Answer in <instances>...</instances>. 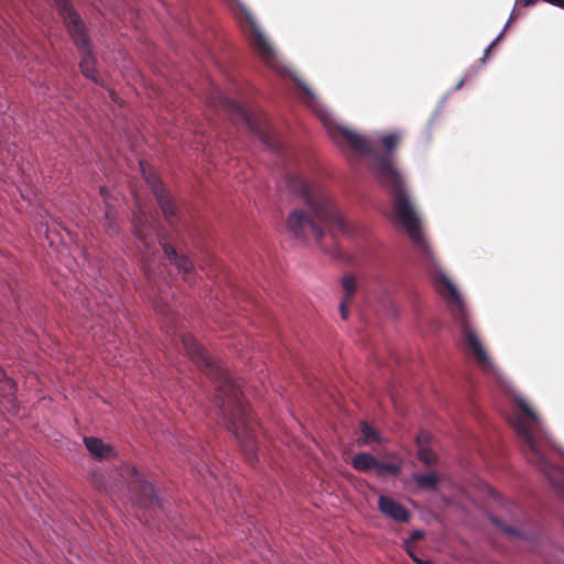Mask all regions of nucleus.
<instances>
[{"mask_svg": "<svg viewBox=\"0 0 564 564\" xmlns=\"http://www.w3.org/2000/svg\"><path fill=\"white\" fill-rule=\"evenodd\" d=\"M516 408L509 417L527 460L534 465L554 488L564 502V451L557 448L541 419L519 394L514 395Z\"/></svg>", "mask_w": 564, "mask_h": 564, "instance_id": "obj_3", "label": "nucleus"}, {"mask_svg": "<svg viewBox=\"0 0 564 564\" xmlns=\"http://www.w3.org/2000/svg\"><path fill=\"white\" fill-rule=\"evenodd\" d=\"M545 1L555 7L564 9V0H545Z\"/></svg>", "mask_w": 564, "mask_h": 564, "instance_id": "obj_23", "label": "nucleus"}, {"mask_svg": "<svg viewBox=\"0 0 564 564\" xmlns=\"http://www.w3.org/2000/svg\"><path fill=\"white\" fill-rule=\"evenodd\" d=\"M207 100L213 107L227 111L235 122H241L246 126L268 150L272 152L282 150V142L272 132L267 118L263 116L250 111L218 88L210 94Z\"/></svg>", "mask_w": 564, "mask_h": 564, "instance_id": "obj_4", "label": "nucleus"}, {"mask_svg": "<svg viewBox=\"0 0 564 564\" xmlns=\"http://www.w3.org/2000/svg\"><path fill=\"white\" fill-rule=\"evenodd\" d=\"M350 301H347V300H341L340 304H339V312H340V316L343 319H347L348 318V304H349Z\"/></svg>", "mask_w": 564, "mask_h": 564, "instance_id": "obj_20", "label": "nucleus"}, {"mask_svg": "<svg viewBox=\"0 0 564 564\" xmlns=\"http://www.w3.org/2000/svg\"><path fill=\"white\" fill-rule=\"evenodd\" d=\"M283 185L301 195L308 208V212L294 209L288 216L286 229L293 238L319 242L326 230L333 237L337 234L352 237L356 234L355 227L340 216L333 197L322 186L311 185L297 174L286 175Z\"/></svg>", "mask_w": 564, "mask_h": 564, "instance_id": "obj_2", "label": "nucleus"}, {"mask_svg": "<svg viewBox=\"0 0 564 564\" xmlns=\"http://www.w3.org/2000/svg\"><path fill=\"white\" fill-rule=\"evenodd\" d=\"M341 286L345 292L343 300L350 301L357 290V280L354 275L347 274L341 278Z\"/></svg>", "mask_w": 564, "mask_h": 564, "instance_id": "obj_15", "label": "nucleus"}, {"mask_svg": "<svg viewBox=\"0 0 564 564\" xmlns=\"http://www.w3.org/2000/svg\"><path fill=\"white\" fill-rule=\"evenodd\" d=\"M187 355L198 366L209 370L219 381L216 393V409L221 423L236 436L250 463L257 460V441L251 413L242 400L241 380L221 364L215 361L199 343L189 334L182 337Z\"/></svg>", "mask_w": 564, "mask_h": 564, "instance_id": "obj_1", "label": "nucleus"}, {"mask_svg": "<svg viewBox=\"0 0 564 564\" xmlns=\"http://www.w3.org/2000/svg\"><path fill=\"white\" fill-rule=\"evenodd\" d=\"M144 273L149 280L153 279V273L151 272L150 265L144 268Z\"/></svg>", "mask_w": 564, "mask_h": 564, "instance_id": "obj_26", "label": "nucleus"}, {"mask_svg": "<svg viewBox=\"0 0 564 564\" xmlns=\"http://www.w3.org/2000/svg\"><path fill=\"white\" fill-rule=\"evenodd\" d=\"M377 473L379 475H398L401 470L400 466L394 463H383L378 462V465L376 466Z\"/></svg>", "mask_w": 564, "mask_h": 564, "instance_id": "obj_16", "label": "nucleus"}, {"mask_svg": "<svg viewBox=\"0 0 564 564\" xmlns=\"http://www.w3.org/2000/svg\"><path fill=\"white\" fill-rule=\"evenodd\" d=\"M384 440L381 434L369 423L362 421L360 423V436L358 438L359 446H366L373 443H382Z\"/></svg>", "mask_w": 564, "mask_h": 564, "instance_id": "obj_11", "label": "nucleus"}, {"mask_svg": "<svg viewBox=\"0 0 564 564\" xmlns=\"http://www.w3.org/2000/svg\"><path fill=\"white\" fill-rule=\"evenodd\" d=\"M468 78V75H465L458 83L457 85L455 86L454 90H458L463 87V85L466 83Z\"/></svg>", "mask_w": 564, "mask_h": 564, "instance_id": "obj_24", "label": "nucleus"}, {"mask_svg": "<svg viewBox=\"0 0 564 564\" xmlns=\"http://www.w3.org/2000/svg\"><path fill=\"white\" fill-rule=\"evenodd\" d=\"M351 465L358 471H368L376 468L378 460L371 454L361 452L354 456Z\"/></svg>", "mask_w": 564, "mask_h": 564, "instance_id": "obj_13", "label": "nucleus"}, {"mask_svg": "<svg viewBox=\"0 0 564 564\" xmlns=\"http://www.w3.org/2000/svg\"><path fill=\"white\" fill-rule=\"evenodd\" d=\"M105 216H106V219H107V221H108V224H109V227L115 228V224H113V221L111 220L110 215H109V213H108V212L106 213V215H105Z\"/></svg>", "mask_w": 564, "mask_h": 564, "instance_id": "obj_28", "label": "nucleus"}, {"mask_svg": "<svg viewBox=\"0 0 564 564\" xmlns=\"http://www.w3.org/2000/svg\"><path fill=\"white\" fill-rule=\"evenodd\" d=\"M162 249L166 258L170 260L171 264H173L176 268L178 274H181L185 281L192 282V261L184 256H178L171 245L165 243L162 247Z\"/></svg>", "mask_w": 564, "mask_h": 564, "instance_id": "obj_9", "label": "nucleus"}, {"mask_svg": "<svg viewBox=\"0 0 564 564\" xmlns=\"http://www.w3.org/2000/svg\"><path fill=\"white\" fill-rule=\"evenodd\" d=\"M503 530L510 538L524 539V534L513 527H503Z\"/></svg>", "mask_w": 564, "mask_h": 564, "instance_id": "obj_19", "label": "nucleus"}, {"mask_svg": "<svg viewBox=\"0 0 564 564\" xmlns=\"http://www.w3.org/2000/svg\"><path fill=\"white\" fill-rule=\"evenodd\" d=\"M412 478L419 488L426 489V490L435 489V487L438 482V478H437L436 474H434V473H427V474L415 473L412 475Z\"/></svg>", "mask_w": 564, "mask_h": 564, "instance_id": "obj_14", "label": "nucleus"}, {"mask_svg": "<svg viewBox=\"0 0 564 564\" xmlns=\"http://www.w3.org/2000/svg\"><path fill=\"white\" fill-rule=\"evenodd\" d=\"M523 6H533L538 0H520Z\"/></svg>", "mask_w": 564, "mask_h": 564, "instance_id": "obj_27", "label": "nucleus"}, {"mask_svg": "<svg viewBox=\"0 0 564 564\" xmlns=\"http://www.w3.org/2000/svg\"><path fill=\"white\" fill-rule=\"evenodd\" d=\"M56 9L64 20V23L67 26L68 33L72 36L74 43L77 47L83 51V57L79 63L80 69L83 74L87 77L97 82L96 79V69H95V58L89 51V41L86 33L85 24L80 20L77 12L73 9L68 0H53Z\"/></svg>", "mask_w": 564, "mask_h": 564, "instance_id": "obj_5", "label": "nucleus"}, {"mask_svg": "<svg viewBox=\"0 0 564 564\" xmlns=\"http://www.w3.org/2000/svg\"><path fill=\"white\" fill-rule=\"evenodd\" d=\"M408 553L410 557L416 563V564H429L427 561L419 558L411 550H408Z\"/></svg>", "mask_w": 564, "mask_h": 564, "instance_id": "obj_22", "label": "nucleus"}, {"mask_svg": "<svg viewBox=\"0 0 564 564\" xmlns=\"http://www.w3.org/2000/svg\"><path fill=\"white\" fill-rule=\"evenodd\" d=\"M423 536V533L419 530H414L411 534L412 540L421 539Z\"/></svg>", "mask_w": 564, "mask_h": 564, "instance_id": "obj_25", "label": "nucleus"}, {"mask_svg": "<svg viewBox=\"0 0 564 564\" xmlns=\"http://www.w3.org/2000/svg\"><path fill=\"white\" fill-rule=\"evenodd\" d=\"M140 167L142 169V172L144 174L145 181L149 184V186L151 187V189L153 192V195L155 196V198L158 200V204L160 205L164 216L169 220L174 219L176 217L175 205L171 200V198H170L167 192L165 191L161 180L154 173L147 174L144 169H143L142 162H140Z\"/></svg>", "mask_w": 564, "mask_h": 564, "instance_id": "obj_6", "label": "nucleus"}, {"mask_svg": "<svg viewBox=\"0 0 564 564\" xmlns=\"http://www.w3.org/2000/svg\"><path fill=\"white\" fill-rule=\"evenodd\" d=\"M419 458L426 465H432L436 462L435 454L431 449L424 447L420 448Z\"/></svg>", "mask_w": 564, "mask_h": 564, "instance_id": "obj_18", "label": "nucleus"}, {"mask_svg": "<svg viewBox=\"0 0 564 564\" xmlns=\"http://www.w3.org/2000/svg\"><path fill=\"white\" fill-rule=\"evenodd\" d=\"M512 18H513V11L511 12V14H510V17H509V20H508V22L506 23V25H505V28L502 29V31H501V32L496 36V39H494V40H492V42H491V43H490V44L485 48V51H484V57L481 58V65H484V64L486 63V58H487V56H488L489 51L491 50V47H492L494 45H496V43H498V42L502 39V36H503V34H505V31H506V29L508 28L509 22H510V20H511Z\"/></svg>", "mask_w": 564, "mask_h": 564, "instance_id": "obj_17", "label": "nucleus"}, {"mask_svg": "<svg viewBox=\"0 0 564 564\" xmlns=\"http://www.w3.org/2000/svg\"><path fill=\"white\" fill-rule=\"evenodd\" d=\"M162 305H167V302H166L165 296H164V295H162V294H160V299H159V302L155 304V308H156L160 313L164 314V311H163Z\"/></svg>", "mask_w": 564, "mask_h": 564, "instance_id": "obj_21", "label": "nucleus"}, {"mask_svg": "<svg viewBox=\"0 0 564 564\" xmlns=\"http://www.w3.org/2000/svg\"><path fill=\"white\" fill-rule=\"evenodd\" d=\"M492 521H494L495 523H497V524H500V521H499V520H497L496 518H492Z\"/></svg>", "mask_w": 564, "mask_h": 564, "instance_id": "obj_30", "label": "nucleus"}, {"mask_svg": "<svg viewBox=\"0 0 564 564\" xmlns=\"http://www.w3.org/2000/svg\"><path fill=\"white\" fill-rule=\"evenodd\" d=\"M100 194L102 195L104 199L106 200V188L100 187Z\"/></svg>", "mask_w": 564, "mask_h": 564, "instance_id": "obj_29", "label": "nucleus"}, {"mask_svg": "<svg viewBox=\"0 0 564 564\" xmlns=\"http://www.w3.org/2000/svg\"><path fill=\"white\" fill-rule=\"evenodd\" d=\"M131 490L137 491L141 499L150 505H159V498L154 492L153 486L147 481L139 470L133 467H127Z\"/></svg>", "mask_w": 564, "mask_h": 564, "instance_id": "obj_7", "label": "nucleus"}, {"mask_svg": "<svg viewBox=\"0 0 564 564\" xmlns=\"http://www.w3.org/2000/svg\"><path fill=\"white\" fill-rule=\"evenodd\" d=\"M378 507L384 516L397 522H408L410 519V513L406 508L390 497L380 496Z\"/></svg>", "mask_w": 564, "mask_h": 564, "instance_id": "obj_8", "label": "nucleus"}, {"mask_svg": "<svg viewBox=\"0 0 564 564\" xmlns=\"http://www.w3.org/2000/svg\"><path fill=\"white\" fill-rule=\"evenodd\" d=\"M134 234L137 239L140 241L138 248L143 253L144 259H148L150 254H153L158 251V248L154 246V240L151 237H148V232L142 227L135 226Z\"/></svg>", "mask_w": 564, "mask_h": 564, "instance_id": "obj_12", "label": "nucleus"}, {"mask_svg": "<svg viewBox=\"0 0 564 564\" xmlns=\"http://www.w3.org/2000/svg\"><path fill=\"white\" fill-rule=\"evenodd\" d=\"M84 444L87 451L97 458H107L113 455V448L105 444L100 438L85 436Z\"/></svg>", "mask_w": 564, "mask_h": 564, "instance_id": "obj_10", "label": "nucleus"}]
</instances>
